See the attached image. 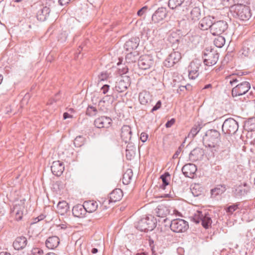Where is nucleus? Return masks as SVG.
Masks as SVG:
<instances>
[{"mask_svg": "<svg viewBox=\"0 0 255 255\" xmlns=\"http://www.w3.org/2000/svg\"><path fill=\"white\" fill-rule=\"evenodd\" d=\"M206 146L210 148H217L220 142V133L216 130H211L207 132L203 139Z\"/></svg>", "mask_w": 255, "mask_h": 255, "instance_id": "f257e3e1", "label": "nucleus"}, {"mask_svg": "<svg viewBox=\"0 0 255 255\" xmlns=\"http://www.w3.org/2000/svg\"><path fill=\"white\" fill-rule=\"evenodd\" d=\"M156 226L154 217L151 215H145L137 222L136 228L141 231H152Z\"/></svg>", "mask_w": 255, "mask_h": 255, "instance_id": "f03ea898", "label": "nucleus"}, {"mask_svg": "<svg viewBox=\"0 0 255 255\" xmlns=\"http://www.w3.org/2000/svg\"><path fill=\"white\" fill-rule=\"evenodd\" d=\"M28 204L29 203L26 202L24 199L17 201L15 204L12 214L15 220L18 221L22 219L23 215L27 212V207Z\"/></svg>", "mask_w": 255, "mask_h": 255, "instance_id": "7ed1b4c3", "label": "nucleus"}, {"mask_svg": "<svg viewBox=\"0 0 255 255\" xmlns=\"http://www.w3.org/2000/svg\"><path fill=\"white\" fill-rule=\"evenodd\" d=\"M170 227L173 232L181 233L187 231L189 228V225L188 222L184 220L176 219L171 221Z\"/></svg>", "mask_w": 255, "mask_h": 255, "instance_id": "20e7f679", "label": "nucleus"}, {"mask_svg": "<svg viewBox=\"0 0 255 255\" xmlns=\"http://www.w3.org/2000/svg\"><path fill=\"white\" fill-rule=\"evenodd\" d=\"M219 59V54L216 51L211 49L206 50L204 53V62L207 66L215 65Z\"/></svg>", "mask_w": 255, "mask_h": 255, "instance_id": "39448f33", "label": "nucleus"}, {"mask_svg": "<svg viewBox=\"0 0 255 255\" xmlns=\"http://www.w3.org/2000/svg\"><path fill=\"white\" fill-rule=\"evenodd\" d=\"M251 88L249 82L244 81L234 87L232 91L233 97H238L245 94Z\"/></svg>", "mask_w": 255, "mask_h": 255, "instance_id": "423d86ee", "label": "nucleus"}, {"mask_svg": "<svg viewBox=\"0 0 255 255\" xmlns=\"http://www.w3.org/2000/svg\"><path fill=\"white\" fill-rule=\"evenodd\" d=\"M228 27V24L226 21L220 20L213 23L211 27V32L213 35H219L224 32Z\"/></svg>", "mask_w": 255, "mask_h": 255, "instance_id": "0eeeda50", "label": "nucleus"}, {"mask_svg": "<svg viewBox=\"0 0 255 255\" xmlns=\"http://www.w3.org/2000/svg\"><path fill=\"white\" fill-rule=\"evenodd\" d=\"M154 60L150 55H144L140 56L138 60V66L140 68L146 70L150 68L153 64Z\"/></svg>", "mask_w": 255, "mask_h": 255, "instance_id": "6e6552de", "label": "nucleus"}, {"mask_svg": "<svg viewBox=\"0 0 255 255\" xmlns=\"http://www.w3.org/2000/svg\"><path fill=\"white\" fill-rule=\"evenodd\" d=\"M200 62L198 60L192 61L188 66V76L191 79H196L199 75V68Z\"/></svg>", "mask_w": 255, "mask_h": 255, "instance_id": "1a4fd4ad", "label": "nucleus"}, {"mask_svg": "<svg viewBox=\"0 0 255 255\" xmlns=\"http://www.w3.org/2000/svg\"><path fill=\"white\" fill-rule=\"evenodd\" d=\"M181 59V53L178 51L171 52L164 61V65L168 67H172Z\"/></svg>", "mask_w": 255, "mask_h": 255, "instance_id": "9d476101", "label": "nucleus"}, {"mask_svg": "<svg viewBox=\"0 0 255 255\" xmlns=\"http://www.w3.org/2000/svg\"><path fill=\"white\" fill-rule=\"evenodd\" d=\"M236 10L241 19L246 20L251 17V12L249 7L242 4L236 6Z\"/></svg>", "mask_w": 255, "mask_h": 255, "instance_id": "9b49d317", "label": "nucleus"}, {"mask_svg": "<svg viewBox=\"0 0 255 255\" xmlns=\"http://www.w3.org/2000/svg\"><path fill=\"white\" fill-rule=\"evenodd\" d=\"M223 128L226 129V132L229 134L235 133L238 129V124L233 119H228L224 122Z\"/></svg>", "mask_w": 255, "mask_h": 255, "instance_id": "f8f14e48", "label": "nucleus"}, {"mask_svg": "<svg viewBox=\"0 0 255 255\" xmlns=\"http://www.w3.org/2000/svg\"><path fill=\"white\" fill-rule=\"evenodd\" d=\"M94 124L98 128H108L112 125V120L109 117H101L97 118Z\"/></svg>", "mask_w": 255, "mask_h": 255, "instance_id": "ddd939ff", "label": "nucleus"}, {"mask_svg": "<svg viewBox=\"0 0 255 255\" xmlns=\"http://www.w3.org/2000/svg\"><path fill=\"white\" fill-rule=\"evenodd\" d=\"M130 85V79L127 76H123L121 80L117 82L116 86L117 91L123 92L126 91Z\"/></svg>", "mask_w": 255, "mask_h": 255, "instance_id": "4468645a", "label": "nucleus"}, {"mask_svg": "<svg viewBox=\"0 0 255 255\" xmlns=\"http://www.w3.org/2000/svg\"><path fill=\"white\" fill-rule=\"evenodd\" d=\"M167 15V11L165 8H159L153 14L152 20L154 23H158L163 20Z\"/></svg>", "mask_w": 255, "mask_h": 255, "instance_id": "2eb2a0df", "label": "nucleus"}, {"mask_svg": "<svg viewBox=\"0 0 255 255\" xmlns=\"http://www.w3.org/2000/svg\"><path fill=\"white\" fill-rule=\"evenodd\" d=\"M51 171L56 176H60L64 170L63 163L59 160L53 161L51 167Z\"/></svg>", "mask_w": 255, "mask_h": 255, "instance_id": "dca6fc26", "label": "nucleus"}, {"mask_svg": "<svg viewBox=\"0 0 255 255\" xmlns=\"http://www.w3.org/2000/svg\"><path fill=\"white\" fill-rule=\"evenodd\" d=\"M121 137L125 143L129 142L131 137V130L129 126H124L121 130Z\"/></svg>", "mask_w": 255, "mask_h": 255, "instance_id": "f3484780", "label": "nucleus"}, {"mask_svg": "<svg viewBox=\"0 0 255 255\" xmlns=\"http://www.w3.org/2000/svg\"><path fill=\"white\" fill-rule=\"evenodd\" d=\"M196 171V165L191 163L185 165L182 169V171L185 176L189 178H193Z\"/></svg>", "mask_w": 255, "mask_h": 255, "instance_id": "a211bd4d", "label": "nucleus"}, {"mask_svg": "<svg viewBox=\"0 0 255 255\" xmlns=\"http://www.w3.org/2000/svg\"><path fill=\"white\" fill-rule=\"evenodd\" d=\"M27 243L26 238L24 237L20 236L15 239L13 243V247L15 250H20L24 248Z\"/></svg>", "mask_w": 255, "mask_h": 255, "instance_id": "6ab92c4d", "label": "nucleus"}, {"mask_svg": "<svg viewBox=\"0 0 255 255\" xmlns=\"http://www.w3.org/2000/svg\"><path fill=\"white\" fill-rule=\"evenodd\" d=\"M69 210V206L65 201L59 202L56 207V212L61 215H64Z\"/></svg>", "mask_w": 255, "mask_h": 255, "instance_id": "aec40b11", "label": "nucleus"}, {"mask_svg": "<svg viewBox=\"0 0 255 255\" xmlns=\"http://www.w3.org/2000/svg\"><path fill=\"white\" fill-rule=\"evenodd\" d=\"M72 213L75 217L81 218L85 217L86 211L83 205H77L73 208Z\"/></svg>", "mask_w": 255, "mask_h": 255, "instance_id": "412c9836", "label": "nucleus"}, {"mask_svg": "<svg viewBox=\"0 0 255 255\" xmlns=\"http://www.w3.org/2000/svg\"><path fill=\"white\" fill-rule=\"evenodd\" d=\"M155 213L157 217L163 218L170 214V210L168 207L161 205L156 209Z\"/></svg>", "mask_w": 255, "mask_h": 255, "instance_id": "4be33fe9", "label": "nucleus"}, {"mask_svg": "<svg viewBox=\"0 0 255 255\" xmlns=\"http://www.w3.org/2000/svg\"><path fill=\"white\" fill-rule=\"evenodd\" d=\"M250 190V187L247 183H244L237 186L235 191L236 196L240 197L247 194Z\"/></svg>", "mask_w": 255, "mask_h": 255, "instance_id": "5701e85b", "label": "nucleus"}, {"mask_svg": "<svg viewBox=\"0 0 255 255\" xmlns=\"http://www.w3.org/2000/svg\"><path fill=\"white\" fill-rule=\"evenodd\" d=\"M123 196V193L120 189H116L114 190L110 194V201L116 202L120 201Z\"/></svg>", "mask_w": 255, "mask_h": 255, "instance_id": "b1692460", "label": "nucleus"}, {"mask_svg": "<svg viewBox=\"0 0 255 255\" xmlns=\"http://www.w3.org/2000/svg\"><path fill=\"white\" fill-rule=\"evenodd\" d=\"M60 240L56 236L49 237L46 241V246L49 249H54L58 247Z\"/></svg>", "mask_w": 255, "mask_h": 255, "instance_id": "393cba45", "label": "nucleus"}, {"mask_svg": "<svg viewBox=\"0 0 255 255\" xmlns=\"http://www.w3.org/2000/svg\"><path fill=\"white\" fill-rule=\"evenodd\" d=\"M86 212L93 213L96 211L98 207V204L95 201H88L84 203L83 204Z\"/></svg>", "mask_w": 255, "mask_h": 255, "instance_id": "a878e982", "label": "nucleus"}, {"mask_svg": "<svg viewBox=\"0 0 255 255\" xmlns=\"http://www.w3.org/2000/svg\"><path fill=\"white\" fill-rule=\"evenodd\" d=\"M138 99L142 105H146L151 101V95L149 92L142 91L139 94Z\"/></svg>", "mask_w": 255, "mask_h": 255, "instance_id": "bb28decb", "label": "nucleus"}, {"mask_svg": "<svg viewBox=\"0 0 255 255\" xmlns=\"http://www.w3.org/2000/svg\"><path fill=\"white\" fill-rule=\"evenodd\" d=\"M212 24V18L210 16H207L201 20L200 26L202 30H207L209 28L211 29Z\"/></svg>", "mask_w": 255, "mask_h": 255, "instance_id": "cd10ccee", "label": "nucleus"}, {"mask_svg": "<svg viewBox=\"0 0 255 255\" xmlns=\"http://www.w3.org/2000/svg\"><path fill=\"white\" fill-rule=\"evenodd\" d=\"M133 176L132 171L130 169H128L124 173L123 177V182L124 184L128 185L132 180Z\"/></svg>", "mask_w": 255, "mask_h": 255, "instance_id": "c85d7f7f", "label": "nucleus"}, {"mask_svg": "<svg viewBox=\"0 0 255 255\" xmlns=\"http://www.w3.org/2000/svg\"><path fill=\"white\" fill-rule=\"evenodd\" d=\"M200 9L197 7H195L191 11L189 17L193 22H195L200 19Z\"/></svg>", "mask_w": 255, "mask_h": 255, "instance_id": "c756f323", "label": "nucleus"}, {"mask_svg": "<svg viewBox=\"0 0 255 255\" xmlns=\"http://www.w3.org/2000/svg\"><path fill=\"white\" fill-rule=\"evenodd\" d=\"M202 128V125L201 122H198L192 128L189 133L188 136H192L195 137L196 135L199 132Z\"/></svg>", "mask_w": 255, "mask_h": 255, "instance_id": "7c9ffc66", "label": "nucleus"}, {"mask_svg": "<svg viewBox=\"0 0 255 255\" xmlns=\"http://www.w3.org/2000/svg\"><path fill=\"white\" fill-rule=\"evenodd\" d=\"M191 191L194 196L198 197L203 194V188L199 184H195L191 188Z\"/></svg>", "mask_w": 255, "mask_h": 255, "instance_id": "2f4dec72", "label": "nucleus"}, {"mask_svg": "<svg viewBox=\"0 0 255 255\" xmlns=\"http://www.w3.org/2000/svg\"><path fill=\"white\" fill-rule=\"evenodd\" d=\"M50 13V9L47 6L44 7L37 15L38 18L40 20H45L48 16Z\"/></svg>", "mask_w": 255, "mask_h": 255, "instance_id": "473e14b6", "label": "nucleus"}, {"mask_svg": "<svg viewBox=\"0 0 255 255\" xmlns=\"http://www.w3.org/2000/svg\"><path fill=\"white\" fill-rule=\"evenodd\" d=\"M226 190V188L224 185H219L215 188L211 190V194L212 195L217 196L218 195L222 194Z\"/></svg>", "mask_w": 255, "mask_h": 255, "instance_id": "72a5a7b5", "label": "nucleus"}, {"mask_svg": "<svg viewBox=\"0 0 255 255\" xmlns=\"http://www.w3.org/2000/svg\"><path fill=\"white\" fill-rule=\"evenodd\" d=\"M137 46L138 44L136 42L129 40L127 41L125 43V48L127 51L130 52L135 49Z\"/></svg>", "mask_w": 255, "mask_h": 255, "instance_id": "f704fd0d", "label": "nucleus"}, {"mask_svg": "<svg viewBox=\"0 0 255 255\" xmlns=\"http://www.w3.org/2000/svg\"><path fill=\"white\" fill-rule=\"evenodd\" d=\"M214 43L216 46L221 48L225 43V38L224 37L219 35L214 39Z\"/></svg>", "mask_w": 255, "mask_h": 255, "instance_id": "c9c22d12", "label": "nucleus"}, {"mask_svg": "<svg viewBox=\"0 0 255 255\" xmlns=\"http://www.w3.org/2000/svg\"><path fill=\"white\" fill-rule=\"evenodd\" d=\"M184 0H169L168 6L172 9H174L181 5Z\"/></svg>", "mask_w": 255, "mask_h": 255, "instance_id": "e433bc0d", "label": "nucleus"}, {"mask_svg": "<svg viewBox=\"0 0 255 255\" xmlns=\"http://www.w3.org/2000/svg\"><path fill=\"white\" fill-rule=\"evenodd\" d=\"M111 97L109 96L104 97L102 100L99 102V106L107 108L111 104Z\"/></svg>", "mask_w": 255, "mask_h": 255, "instance_id": "4c0bfd02", "label": "nucleus"}, {"mask_svg": "<svg viewBox=\"0 0 255 255\" xmlns=\"http://www.w3.org/2000/svg\"><path fill=\"white\" fill-rule=\"evenodd\" d=\"M160 179L162 181V185L164 187L168 185L170 180V176L169 173L166 172L160 176Z\"/></svg>", "mask_w": 255, "mask_h": 255, "instance_id": "58836bf2", "label": "nucleus"}, {"mask_svg": "<svg viewBox=\"0 0 255 255\" xmlns=\"http://www.w3.org/2000/svg\"><path fill=\"white\" fill-rule=\"evenodd\" d=\"M85 141V138L82 136H77L74 141V144L76 147H81Z\"/></svg>", "mask_w": 255, "mask_h": 255, "instance_id": "ea45409f", "label": "nucleus"}, {"mask_svg": "<svg viewBox=\"0 0 255 255\" xmlns=\"http://www.w3.org/2000/svg\"><path fill=\"white\" fill-rule=\"evenodd\" d=\"M203 216L201 212L197 211L192 217V220L196 223H199L201 221Z\"/></svg>", "mask_w": 255, "mask_h": 255, "instance_id": "a19ab883", "label": "nucleus"}, {"mask_svg": "<svg viewBox=\"0 0 255 255\" xmlns=\"http://www.w3.org/2000/svg\"><path fill=\"white\" fill-rule=\"evenodd\" d=\"M251 45L247 42H246L244 44L243 49H242V54L244 55L245 56H248L250 53V47Z\"/></svg>", "mask_w": 255, "mask_h": 255, "instance_id": "79ce46f5", "label": "nucleus"}, {"mask_svg": "<svg viewBox=\"0 0 255 255\" xmlns=\"http://www.w3.org/2000/svg\"><path fill=\"white\" fill-rule=\"evenodd\" d=\"M202 224L203 226L206 228H208L211 224V219L209 217L205 215L202 219Z\"/></svg>", "mask_w": 255, "mask_h": 255, "instance_id": "37998d69", "label": "nucleus"}, {"mask_svg": "<svg viewBox=\"0 0 255 255\" xmlns=\"http://www.w3.org/2000/svg\"><path fill=\"white\" fill-rule=\"evenodd\" d=\"M238 208V204H233L229 206L228 207L225 208V210L227 213L230 215L232 214Z\"/></svg>", "mask_w": 255, "mask_h": 255, "instance_id": "c03bdc74", "label": "nucleus"}, {"mask_svg": "<svg viewBox=\"0 0 255 255\" xmlns=\"http://www.w3.org/2000/svg\"><path fill=\"white\" fill-rule=\"evenodd\" d=\"M97 113V110L96 108L91 106L88 107L87 109L86 114L90 116H94Z\"/></svg>", "mask_w": 255, "mask_h": 255, "instance_id": "a18cd8bd", "label": "nucleus"}, {"mask_svg": "<svg viewBox=\"0 0 255 255\" xmlns=\"http://www.w3.org/2000/svg\"><path fill=\"white\" fill-rule=\"evenodd\" d=\"M31 253L32 255H43V251L38 248H34L32 249L31 251Z\"/></svg>", "mask_w": 255, "mask_h": 255, "instance_id": "49530a36", "label": "nucleus"}, {"mask_svg": "<svg viewBox=\"0 0 255 255\" xmlns=\"http://www.w3.org/2000/svg\"><path fill=\"white\" fill-rule=\"evenodd\" d=\"M147 9V6H144L140 9L137 12V14L139 16H142L146 11Z\"/></svg>", "mask_w": 255, "mask_h": 255, "instance_id": "de8ad7c7", "label": "nucleus"}, {"mask_svg": "<svg viewBox=\"0 0 255 255\" xmlns=\"http://www.w3.org/2000/svg\"><path fill=\"white\" fill-rule=\"evenodd\" d=\"M148 136V134L146 133L142 132L140 134V139L142 142H144L147 140Z\"/></svg>", "mask_w": 255, "mask_h": 255, "instance_id": "09e8293b", "label": "nucleus"}, {"mask_svg": "<svg viewBox=\"0 0 255 255\" xmlns=\"http://www.w3.org/2000/svg\"><path fill=\"white\" fill-rule=\"evenodd\" d=\"M109 77V75L106 72H102L99 75V78L101 80H104L107 79Z\"/></svg>", "mask_w": 255, "mask_h": 255, "instance_id": "8fccbe9b", "label": "nucleus"}, {"mask_svg": "<svg viewBox=\"0 0 255 255\" xmlns=\"http://www.w3.org/2000/svg\"><path fill=\"white\" fill-rule=\"evenodd\" d=\"M175 122V119H172L171 120L168 121L166 123L165 127L167 128H169L171 127L172 125H173L174 124Z\"/></svg>", "mask_w": 255, "mask_h": 255, "instance_id": "3c124183", "label": "nucleus"}, {"mask_svg": "<svg viewBox=\"0 0 255 255\" xmlns=\"http://www.w3.org/2000/svg\"><path fill=\"white\" fill-rule=\"evenodd\" d=\"M161 106V101H158L157 102V103L156 104V105L152 108V109L151 110L152 112H153L154 111H156V110L159 109V108H160Z\"/></svg>", "mask_w": 255, "mask_h": 255, "instance_id": "603ef678", "label": "nucleus"}, {"mask_svg": "<svg viewBox=\"0 0 255 255\" xmlns=\"http://www.w3.org/2000/svg\"><path fill=\"white\" fill-rule=\"evenodd\" d=\"M111 202L110 201V199L109 200H105L103 203H102V206L103 207L104 209H107L109 208V206L108 205L111 203Z\"/></svg>", "mask_w": 255, "mask_h": 255, "instance_id": "864d4df0", "label": "nucleus"}, {"mask_svg": "<svg viewBox=\"0 0 255 255\" xmlns=\"http://www.w3.org/2000/svg\"><path fill=\"white\" fill-rule=\"evenodd\" d=\"M73 118H74V117H73V115H71L68 113L65 112L63 114V119L64 120H66L68 118L72 119Z\"/></svg>", "mask_w": 255, "mask_h": 255, "instance_id": "5fc2aeb1", "label": "nucleus"}, {"mask_svg": "<svg viewBox=\"0 0 255 255\" xmlns=\"http://www.w3.org/2000/svg\"><path fill=\"white\" fill-rule=\"evenodd\" d=\"M109 89V86H108L107 85H105L102 87L101 90L102 91L103 93L105 94L108 91Z\"/></svg>", "mask_w": 255, "mask_h": 255, "instance_id": "6e6d98bb", "label": "nucleus"}, {"mask_svg": "<svg viewBox=\"0 0 255 255\" xmlns=\"http://www.w3.org/2000/svg\"><path fill=\"white\" fill-rule=\"evenodd\" d=\"M126 157L127 159L129 160H131L132 158V155L130 154V151L128 150H126Z\"/></svg>", "mask_w": 255, "mask_h": 255, "instance_id": "4d7b16f0", "label": "nucleus"}, {"mask_svg": "<svg viewBox=\"0 0 255 255\" xmlns=\"http://www.w3.org/2000/svg\"><path fill=\"white\" fill-rule=\"evenodd\" d=\"M70 0H59V2L62 5H65L69 2Z\"/></svg>", "mask_w": 255, "mask_h": 255, "instance_id": "13d9d810", "label": "nucleus"}, {"mask_svg": "<svg viewBox=\"0 0 255 255\" xmlns=\"http://www.w3.org/2000/svg\"><path fill=\"white\" fill-rule=\"evenodd\" d=\"M0 255H11L10 253L6 252H1L0 253Z\"/></svg>", "mask_w": 255, "mask_h": 255, "instance_id": "bf43d9fd", "label": "nucleus"}, {"mask_svg": "<svg viewBox=\"0 0 255 255\" xmlns=\"http://www.w3.org/2000/svg\"><path fill=\"white\" fill-rule=\"evenodd\" d=\"M68 111L70 112L69 114L72 115L73 114L75 113V110L73 108H70L69 109Z\"/></svg>", "mask_w": 255, "mask_h": 255, "instance_id": "052dcab7", "label": "nucleus"}, {"mask_svg": "<svg viewBox=\"0 0 255 255\" xmlns=\"http://www.w3.org/2000/svg\"><path fill=\"white\" fill-rule=\"evenodd\" d=\"M91 252L92 254H96L98 252V250L96 248H93Z\"/></svg>", "mask_w": 255, "mask_h": 255, "instance_id": "680f3d73", "label": "nucleus"}, {"mask_svg": "<svg viewBox=\"0 0 255 255\" xmlns=\"http://www.w3.org/2000/svg\"><path fill=\"white\" fill-rule=\"evenodd\" d=\"M173 213H174V214H175L176 215L180 216V213L178 211H177L176 210H174L173 211Z\"/></svg>", "mask_w": 255, "mask_h": 255, "instance_id": "e2e57ef3", "label": "nucleus"}, {"mask_svg": "<svg viewBox=\"0 0 255 255\" xmlns=\"http://www.w3.org/2000/svg\"><path fill=\"white\" fill-rule=\"evenodd\" d=\"M237 82V79H234V80H231L230 81V83L231 84V85H233V83H236Z\"/></svg>", "mask_w": 255, "mask_h": 255, "instance_id": "0e129e2a", "label": "nucleus"}, {"mask_svg": "<svg viewBox=\"0 0 255 255\" xmlns=\"http://www.w3.org/2000/svg\"><path fill=\"white\" fill-rule=\"evenodd\" d=\"M211 87L212 85L211 84H208L204 87V89H208L211 88Z\"/></svg>", "mask_w": 255, "mask_h": 255, "instance_id": "69168bd1", "label": "nucleus"}, {"mask_svg": "<svg viewBox=\"0 0 255 255\" xmlns=\"http://www.w3.org/2000/svg\"><path fill=\"white\" fill-rule=\"evenodd\" d=\"M2 80H3V76L2 75L0 74V85L2 83Z\"/></svg>", "mask_w": 255, "mask_h": 255, "instance_id": "338daca9", "label": "nucleus"}, {"mask_svg": "<svg viewBox=\"0 0 255 255\" xmlns=\"http://www.w3.org/2000/svg\"><path fill=\"white\" fill-rule=\"evenodd\" d=\"M136 255H147L144 253H137Z\"/></svg>", "mask_w": 255, "mask_h": 255, "instance_id": "774afa93", "label": "nucleus"}]
</instances>
